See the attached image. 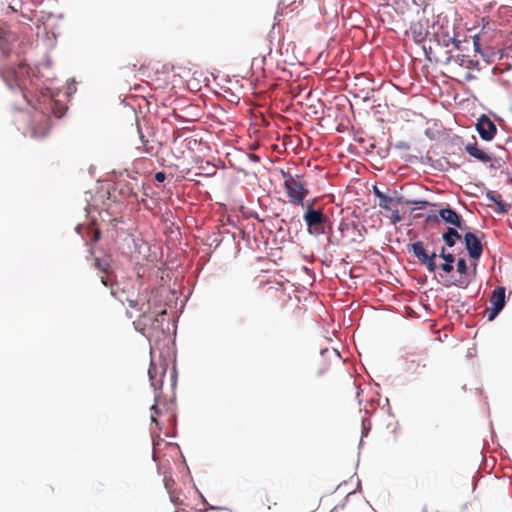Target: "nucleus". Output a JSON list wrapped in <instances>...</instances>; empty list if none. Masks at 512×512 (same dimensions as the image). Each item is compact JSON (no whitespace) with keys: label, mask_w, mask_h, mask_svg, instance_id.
<instances>
[{"label":"nucleus","mask_w":512,"mask_h":512,"mask_svg":"<svg viewBox=\"0 0 512 512\" xmlns=\"http://www.w3.org/2000/svg\"><path fill=\"white\" fill-rule=\"evenodd\" d=\"M487 197H488L490 200H492L494 203H496V201H499V200H500V199H498L497 197H495V196L493 195V193H491V192L487 194Z\"/></svg>","instance_id":"obj_28"},{"label":"nucleus","mask_w":512,"mask_h":512,"mask_svg":"<svg viewBox=\"0 0 512 512\" xmlns=\"http://www.w3.org/2000/svg\"><path fill=\"white\" fill-rule=\"evenodd\" d=\"M444 260V263H451V264H454L455 262V257L453 254L451 253H448L444 258H442Z\"/></svg>","instance_id":"obj_25"},{"label":"nucleus","mask_w":512,"mask_h":512,"mask_svg":"<svg viewBox=\"0 0 512 512\" xmlns=\"http://www.w3.org/2000/svg\"><path fill=\"white\" fill-rule=\"evenodd\" d=\"M270 290H273V288H270ZM275 292H278L279 290L278 289H274Z\"/></svg>","instance_id":"obj_35"},{"label":"nucleus","mask_w":512,"mask_h":512,"mask_svg":"<svg viewBox=\"0 0 512 512\" xmlns=\"http://www.w3.org/2000/svg\"><path fill=\"white\" fill-rule=\"evenodd\" d=\"M164 484L166 489L169 492L170 499L174 504L178 503L179 498L175 495L174 491H172V486L174 484V480L172 478L165 477L164 478Z\"/></svg>","instance_id":"obj_20"},{"label":"nucleus","mask_w":512,"mask_h":512,"mask_svg":"<svg viewBox=\"0 0 512 512\" xmlns=\"http://www.w3.org/2000/svg\"><path fill=\"white\" fill-rule=\"evenodd\" d=\"M161 393H155V403L151 406V421L155 423V425L160 429L159 422L157 420V417L160 415V410L158 407L159 399H160Z\"/></svg>","instance_id":"obj_18"},{"label":"nucleus","mask_w":512,"mask_h":512,"mask_svg":"<svg viewBox=\"0 0 512 512\" xmlns=\"http://www.w3.org/2000/svg\"><path fill=\"white\" fill-rule=\"evenodd\" d=\"M15 40L16 36L13 32L3 26H0V59L9 58L12 52V44Z\"/></svg>","instance_id":"obj_8"},{"label":"nucleus","mask_w":512,"mask_h":512,"mask_svg":"<svg viewBox=\"0 0 512 512\" xmlns=\"http://www.w3.org/2000/svg\"><path fill=\"white\" fill-rule=\"evenodd\" d=\"M138 185L135 179L132 180H119L115 184V190L124 198H137Z\"/></svg>","instance_id":"obj_10"},{"label":"nucleus","mask_w":512,"mask_h":512,"mask_svg":"<svg viewBox=\"0 0 512 512\" xmlns=\"http://www.w3.org/2000/svg\"><path fill=\"white\" fill-rule=\"evenodd\" d=\"M465 151L473 158L477 159L482 163H488L492 161V157L479 148L476 141L473 143H468L465 146Z\"/></svg>","instance_id":"obj_12"},{"label":"nucleus","mask_w":512,"mask_h":512,"mask_svg":"<svg viewBox=\"0 0 512 512\" xmlns=\"http://www.w3.org/2000/svg\"><path fill=\"white\" fill-rule=\"evenodd\" d=\"M303 220L307 226L308 233L315 236L325 233V226L329 221L323 210L315 209L312 204L306 205Z\"/></svg>","instance_id":"obj_3"},{"label":"nucleus","mask_w":512,"mask_h":512,"mask_svg":"<svg viewBox=\"0 0 512 512\" xmlns=\"http://www.w3.org/2000/svg\"><path fill=\"white\" fill-rule=\"evenodd\" d=\"M442 238L449 247H453L456 243V240L461 239V235L458 233V231L455 228L450 227L443 234Z\"/></svg>","instance_id":"obj_17"},{"label":"nucleus","mask_w":512,"mask_h":512,"mask_svg":"<svg viewBox=\"0 0 512 512\" xmlns=\"http://www.w3.org/2000/svg\"><path fill=\"white\" fill-rule=\"evenodd\" d=\"M410 33L412 35L413 40L417 44H420L425 41L428 32L422 23L416 22L410 26Z\"/></svg>","instance_id":"obj_13"},{"label":"nucleus","mask_w":512,"mask_h":512,"mask_svg":"<svg viewBox=\"0 0 512 512\" xmlns=\"http://www.w3.org/2000/svg\"><path fill=\"white\" fill-rule=\"evenodd\" d=\"M29 70V66L22 60L10 64L8 58L0 59V77L11 89L18 88L23 98L34 108L29 128L30 136L39 139L49 133L50 116L61 118L65 114L67 106L55 99L54 93L49 88L41 90L34 102L26 91Z\"/></svg>","instance_id":"obj_1"},{"label":"nucleus","mask_w":512,"mask_h":512,"mask_svg":"<svg viewBox=\"0 0 512 512\" xmlns=\"http://www.w3.org/2000/svg\"><path fill=\"white\" fill-rule=\"evenodd\" d=\"M177 512V511H176Z\"/></svg>","instance_id":"obj_36"},{"label":"nucleus","mask_w":512,"mask_h":512,"mask_svg":"<svg viewBox=\"0 0 512 512\" xmlns=\"http://www.w3.org/2000/svg\"><path fill=\"white\" fill-rule=\"evenodd\" d=\"M167 364L161 363L157 365L154 362H151L148 374L151 386L154 388L155 393H161L163 378L166 374Z\"/></svg>","instance_id":"obj_5"},{"label":"nucleus","mask_w":512,"mask_h":512,"mask_svg":"<svg viewBox=\"0 0 512 512\" xmlns=\"http://www.w3.org/2000/svg\"><path fill=\"white\" fill-rule=\"evenodd\" d=\"M337 357H339V353L337 352V350H333L332 351Z\"/></svg>","instance_id":"obj_34"},{"label":"nucleus","mask_w":512,"mask_h":512,"mask_svg":"<svg viewBox=\"0 0 512 512\" xmlns=\"http://www.w3.org/2000/svg\"><path fill=\"white\" fill-rule=\"evenodd\" d=\"M447 254L448 253H446L445 247H442L441 251H440V254H439V257L440 258H444Z\"/></svg>","instance_id":"obj_29"},{"label":"nucleus","mask_w":512,"mask_h":512,"mask_svg":"<svg viewBox=\"0 0 512 512\" xmlns=\"http://www.w3.org/2000/svg\"><path fill=\"white\" fill-rule=\"evenodd\" d=\"M416 204H420V208H422L424 205H427L428 202L427 201H418V202H415Z\"/></svg>","instance_id":"obj_30"},{"label":"nucleus","mask_w":512,"mask_h":512,"mask_svg":"<svg viewBox=\"0 0 512 512\" xmlns=\"http://www.w3.org/2000/svg\"><path fill=\"white\" fill-rule=\"evenodd\" d=\"M431 219H433L436 222L438 221V217L437 216H433V217L432 216H428L427 221H430Z\"/></svg>","instance_id":"obj_31"},{"label":"nucleus","mask_w":512,"mask_h":512,"mask_svg":"<svg viewBox=\"0 0 512 512\" xmlns=\"http://www.w3.org/2000/svg\"><path fill=\"white\" fill-rule=\"evenodd\" d=\"M211 168H212V170H213V171H212L211 173H209V175H213V174H215V173H216L215 166H212Z\"/></svg>","instance_id":"obj_33"},{"label":"nucleus","mask_w":512,"mask_h":512,"mask_svg":"<svg viewBox=\"0 0 512 512\" xmlns=\"http://www.w3.org/2000/svg\"><path fill=\"white\" fill-rule=\"evenodd\" d=\"M476 129L480 137L485 141L492 140L497 132L494 122L484 114L478 118Z\"/></svg>","instance_id":"obj_6"},{"label":"nucleus","mask_w":512,"mask_h":512,"mask_svg":"<svg viewBox=\"0 0 512 512\" xmlns=\"http://www.w3.org/2000/svg\"><path fill=\"white\" fill-rule=\"evenodd\" d=\"M456 266H457V271L460 274V277L456 281L450 282L446 286H450V285L462 286V285H466L468 283L466 277L464 276L467 273L466 260L463 259V258H459L458 261H457Z\"/></svg>","instance_id":"obj_14"},{"label":"nucleus","mask_w":512,"mask_h":512,"mask_svg":"<svg viewBox=\"0 0 512 512\" xmlns=\"http://www.w3.org/2000/svg\"><path fill=\"white\" fill-rule=\"evenodd\" d=\"M412 252L418 261L426 267L429 272H435L438 268L435 259L437 254L433 252L428 254L422 241H416L411 245Z\"/></svg>","instance_id":"obj_4"},{"label":"nucleus","mask_w":512,"mask_h":512,"mask_svg":"<svg viewBox=\"0 0 512 512\" xmlns=\"http://www.w3.org/2000/svg\"><path fill=\"white\" fill-rule=\"evenodd\" d=\"M137 129L139 132V137L142 143L143 151L147 154H153V147L149 144V140L145 138V136L142 134L141 129L139 125L137 124Z\"/></svg>","instance_id":"obj_21"},{"label":"nucleus","mask_w":512,"mask_h":512,"mask_svg":"<svg viewBox=\"0 0 512 512\" xmlns=\"http://www.w3.org/2000/svg\"><path fill=\"white\" fill-rule=\"evenodd\" d=\"M490 314L488 316L489 320H493L498 313L503 309L505 305V288L497 287L490 296Z\"/></svg>","instance_id":"obj_7"},{"label":"nucleus","mask_w":512,"mask_h":512,"mask_svg":"<svg viewBox=\"0 0 512 512\" xmlns=\"http://www.w3.org/2000/svg\"><path fill=\"white\" fill-rule=\"evenodd\" d=\"M439 217L447 224H450L456 228H463V220L461 216L450 207L439 210Z\"/></svg>","instance_id":"obj_11"},{"label":"nucleus","mask_w":512,"mask_h":512,"mask_svg":"<svg viewBox=\"0 0 512 512\" xmlns=\"http://www.w3.org/2000/svg\"><path fill=\"white\" fill-rule=\"evenodd\" d=\"M127 302L131 308L137 309L139 312L143 313V317H145V314L149 309L148 303H140L138 299H127Z\"/></svg>","instance_id":"obj_19"},{"label":"nucleus","mask_w":512,"mask_h":512,"mask_svg":"<svg viewBox=\"0 0 512 512\" xmlns=\"http://www.w3.org/2000/svg\"><path fill=\"white\" fill-rule=\"evenodd\" d=\"M101 282H102L105 286H108L107 280H106L104 277H101Z\"/></svg>","instance_id":"obj_32"},{"label":"nucleus","mask_w":512,"mask_h":512,"mask_svg":"<svg viewBox=\"0 0 512 512\" xmlns=\"http://www.w3.org/2000/svg\"><path fill=\"white\" fill-rule=\"evenodd\" d=\"M155 180L158 182H163L166 179V174L162 171L155 173Z\"/></svg>","instance_id":"obj_24"},{"label":"nucleus","mask_w":512,"mask_h":512,"mask_svg":"<svg viewBox=\"0 0 512 512\" xmlns=\"http://www.w3.org/2000/svg\"><path fill=\"white\" fill-rule=\"evenodd\" d=\"M496 204L499 206L501 212H507V205L502 200L496 201Z\"/></svg>","instance_id":"obj_26"},{"label":"nucleus","mask_w":512,"mask_h":512,"mask_svg":"<svg viewBox=\"0 0 512 512\" xmlns=\"http://www.w3.org/2000/svg\"><path fill=\"white\" fill-rule=\"evenodd\" d=\"M440 270L444 273V274H449L453 271L454 269V264H451V263H442L440 266H439Z\"/></svg>","instance_id":"obj_23"},{"label":"nucleus","mask_w":512,"mask_h":512,"mask_svg":"<svg viewBox=\"0 0 512 512\" xmlns=\"http://www.w3.org/2000/svg\"><path fill=\"white\" fill-rule=\"evenodd\" d=\"M283 185L291 204L296 206H304V199L309 191L303 175H292L290 172L281 170Z\"/></svg>","instance_id":"obj_2"},{"label":"nucleus","mask_w":512,"mask_h":512,"mask_svg":"<svg viewBox=\"0 0 512 512\" xmlns=\"http://www.w3.org/2000/svg\"><path fill=\"white\" fill-rule=\"evenodd\" d=\"M448 63H453L455 65H458L460 67H464L467 69H473L476 63L470 59L468 56L463 54H457L450 56L448 58Z\"/></svg>","instance_id":"obj_15"},{"label":"nucleus","mask_w":512,"mask_h":512,"mask_svg":"<svg viewBox=\"0 0 512 512\" xmlns=\"http://www.w3.org/2000/svg\"><path fill=\"white\" fill-rule=\"evenodd\" d=\"M264 497H265L266 502L268 503L267 504V509L268 510L271 509L272 505L275 506L277 504V502L275 500L274 501L270 500V498H269V496L267 494H265Z\"/></svg>","instance_id":"obj_27"},{"label":"nucleus","mask_w":512,"mask_h":512,"mask_svg":"<svg viewBox=\"0 0 512 512\" xmlns=\"http://www.w3.org/2000/svg\"><path fill=\"white\" fill-rule=\"evenodd\" d=\"M373 192L375 196L379 199V207L385 210H391V205L395 202V199L392 197L386 196L382 193L377 186L373 187Z\"/></svg>","instance_id":"obj_16"},{"label":"nucleus","mask_w":512,"mask_h":512,"mask_svg":"<svg viewBox=\"0 0 512 512\" xmlns=\"http://www.w3.org/2000/svg\"><path fill=\"white\" fill-rule=\"evenodd\" d=\"M390 211H392L391 216H390L391 223L392 224L399 223L402 220V217H401L399 211L392 210V209Z\"/></svg>","instance_id":"obj_22"},{"label":"nucleus","mask_w":512,"mask_h":512,"mask_svg":"<svg viewBox=\"0 0 512 512\" xmlns=\"http://www.w3.org/2000/svg\"><path fill=\"white\" fill-rule=\"evenodd\" d=\"M465 247L468 254L473 259H479L483 252L480 239L472 232H468L464 236Z\"/></svg>","instance_id":"obj_9"}]
</instances>
